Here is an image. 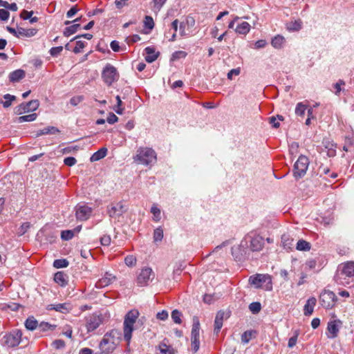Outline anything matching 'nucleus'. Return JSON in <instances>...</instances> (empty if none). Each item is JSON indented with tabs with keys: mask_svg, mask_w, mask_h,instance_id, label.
Masks as SVG:
<instances>
[{
	"mask_svg": "<svg viewBox=\"0 0 354 354\" xmlns=\"http://www.w3.org/2000/svg\"><path fill=\"white\" fill-rule=\"evenodd\" d=\"M302 22L301 20L291 21L286 25V28L289 31H298L301 28Z\"/></svg>",
	"mask_w": 354,
	"mask_h": 354,
	"instance_id": "nucleus-30",
	"label": "nucleus"
},
{
	"mask_svg": "<svg viewBox=\"0 0 354 354\" xmlns=\"http://www.w3.org/2000/svg\"><path fill=\"white\" fill-rule=\"evenodd\" d=\"M38 328L40 330V331L45 332V331H47L49 330H54L55 328V326L51 325L48 322H43L39 324Z\"/></svg>",
	"mask_w": 354,
	"mask_h": 354,
	"instance_id": "nucleus-44",
	"label": "nucleus"
},
{
	"mask_svg": "<svg viewBox=\"0 0 354 354\" xmlns=\"http://www.w3.org/2000/svg\"><path fill=\"white\" fill-rule=\"evenodd\" d=\"M281 243L284 248L290 249L293 245V239L288 234H283Z\"/></svg>",
	"mask_w": 354,
	"mask_h": 354,
	"instance_id": "nucleus-34",
	"label": "nucleus"
},
{
	"mask_svg": "<svg viewBox=\"0 0 354 354\" xmlns=\"http://www.w3.org/2000/svg\"><path fill=\"white\" fill-rule=\"evenodd\" d=\"M68 264V261L65 259H55L53 262V266L56 268H66Z\"/></svg>",
	"mask_w": 354,
	"mask_h": 354,
	"instance_id": "nucleus-39",
	"label": "nucleus"
},
{
	"mask_svg": "<svg viewBox=\"0 0 354 354\" xmlns=\"http://www.w3.org/2000/svg\"><path fill=\"white\" fill-rule=\"evenodd\" d=\"M354 277V262H347L339 267L335 276L337 283L346 285L349 283L348 279Z\"/></svg>",
	"mask_w": 354,
	"mask_h": 354,
	"instance_id": "nucleus-1",
	"label": "nucleus"
},
{
	"mask_svg": "<svg viewBox=\"0 0 354 354\" xmlns=\"http://www.w3.org/2000/svg\"><path fill=\"white\" fill-rule=\"evenodd\" d=\"M39 106V102L37 100H30L27 103H21L19 106L15 107V113L17 115H21L26 112L34 111L38 109Z\"/></svg>",
	"mask_w": 354,
	"mask_h": 354,
	"instance_id": "nucleus-12",
	"label": "nucleus"
},
{
	"mask_svg": "<svg viewBox=\"0 0 354 354\" xmlns=\"http://www.w3.org/2000/svg\"><path fill=\"white\" fill-rule=\"evenodd\" d=\"M250 239L249 248L252 252H260L265 245V240L263 236L255 234L254 236H248Z\"/></svg>",
	"mask_w": 354,
	"mask_h": 354,
	"instance_id": "nucleus-14",
	"label": "nucleus"
},
{
	"mask_svg": "<svg viewBox=\"0 0 354 354\" xmlns=\"http://www.w3.org/2000/svg\"><path fill=\"white\" fill-rule=\"evenodd\" d=\"M80 28V24H75L70 26L66 27L64 30V35L65 37H69L71 35L75 33L77 30Z\"/></svg>",
	"mask_w": 354,
	"mask_h": 354,
	"instance_id": "nucleus-32",
	"label": "nucleus"
},
{
	"mask_svg": "<svg viewBox=\"0 0 354 354\" xmlns=\"http://www.w3.org/2000/svg\"><path fill=\"white\" fill-rule=\"evenodd\" d=\"M317 173L320 176H322L323 175H327L330 173V169L327 166L321 165L317 169Z\"/></svg>",
	"mask_w": 354,
	"mask_h": 354,
	"instance_id": "nucleus-54",
	"label": "nucleus"
},
{
	"mask_svg": "<svg viewBox=\"0 0 354 354\" xmlns=\"http://www.w3.org/2000/svg\"><path fill=\"white\" fill-rule=\"evenodd\" d=\"M52 345L56 349H61L65 347V342L62 339H56L53 342Z\"/></svg>",
	"mask_w": 354,
	"mask_h": 354,
	"instance_id": "nucleus-56",
	"label": "nucleus"
},
{
	"mask_svg": "<svg viewBox=\"0 0 354 354\" xmlns=\"http://www.w3.org/2000/svg\"><path fill=\"white\" fill-rule=\"evenodd\" d=\"M320 304L326 309L332 308L337 301L335 294L330 290H324L319 296Z\"/></svg>",
	"mask_w": 354,
	"mask_h": 354,
	"instance_id": "nucleus-11",
	"label": "nucleus"
},
{
	"mask_svg": "<svg viewBox=\"0 0 354 354\" xmlns=\"http://www.w3.org/2000/svg\"><path fill=\"white\" fill-rule=\"evenodd\" d=\"M151 212L153 214V220L156 221H160V209L156 207V206H152L151 208Z\"/></svg>",
	"mask_w": 354,
	"mask_h": 354,
	"instance_id": "nucleus-49",
	"label": "nucleus"
},
{
	"mask_svg": "<svg viewBox=\"0 0 354 354\" xmlns=\"http://www.w3.org/2000/svg\"><path fill=\"white\" fill-rule=\"evenodd\" d=\"M267 281H269L270 282L271 281L270 277L268 274H257L256 275L251 276L249 278L250 283L254 286L255 288H261L262 283Z\"/></svg>",
	"mask_w": 354,
	"mask_h": 354,
	"instance_id": "nucleus-17",
	"label": "nucleus"
},
{
	"mask_svg": "<svg viewBox=\"0 0 354 354\" xmlns=\"http://www.w3.org/2000/svg\"><path fill=\"white\" fill-rule=\"evenodd\" d=\"M144 26L149 30H152L153 28L154 22L151 16H145L144 19Z\"/></svg>",
	"mask_w": 354,
	"mask_h": 354,
	"instance_id": "nucleus-45",
	"label": "nucleus"
},
{
	"mask_svg": "<svg viewBox=\"0 0 354 354\" xmlns=\"http://www.w3.org/2000/svg\"><path fill=\"white\" fill-rule=\"evenodd\" d=\"M24 325L27 330L31 331L35 330L37 327H39L38 322L33 316L28 317L26 319Z\"/></svg>",
	"mask_w": 354,
	"mask_h": 354,
	"instance_id": "nucleus-25",
	"label": "nucleus"
},
{
	"mask_svg": "<svg viewBox=\"0 0 354 354\" xmlns=\"http://www.w3.org/2000/svg\"><path fill=\"white\" fill-rule=\"evenodd\" d=\"M171 319H173L174 322L178 324H180L182 323L181 317L182 313L178 310H174L171 312Z\"/></svg>",
	"mask_w": 354,
	"mask_h": 354,
	"instance_id": "nucleus-40",
	"label": "nucleus"
},
{
	"mask_svg": "<svg viewBox=\"0 0 354 354\" xmlns=\"http://www.w3.org/2000/svg\"><path fill=\"white\" fill-rule=\"evenodd\" d=\"M63 50V47L62 46L53 47L50 49V54L53 57H57Z\"/></svg>",
	"mask_w": 354,
	"mask_h": 354,
	"instance_id": "nucleus-53",
	"label": "nucleus"
},
{
	"mask_svg": "<svg viewBox=\"0 0 354 354\" xmlns=\"http://www.w3.org/2000/svg\"><path fill=\"white\" fill-rule=\"evenodd\" d=\"M73 308V305L69 302H65L62 304H50L48 306L47 309L48 310H54L57 312L66 314L70 313Z\"/></svg>",
	"mask_w": 354,
	"mask_h": 354,
	"instance_id": "nucleus-18",
	"label": "nucleus"
},
{
	"mask_svg": "<svg viewBox=\"0 0 354 354\" xmlns=\"http://www.w3.org/2000/svg\"><path fill=\"white\" fill-rule=\"evenodd\" d=\"M85 46V42L81 40L76 41V46L73 49V52L75 54L80 53L81 52V50L84 48Z\"/></svg>",
	"mask_w": 354,
	"mask_h": 354,
	"instance_id": "nucleus-55",
	"label": "nucleus"
},
{
	"mask_svg": "<svg viewBox=\"0 0 354 354\" xmlns=\"http://www.w3.org/2000/svg\"><path fill=\"white\" fill-rule=\"evenodd\" d=\"M307 109V106L304 104L303 102L297 103L295 108V114L298 116L303 117L305 114V111Z\"/></svg>",
	"mask_w": 354,
	"mask_h": 354,
	"instance_id": "nucleus-38",
	"label": "nucleus"
},
{
	"mask_svg": "<svg viewBox=\"0 0 354 354\" xmlns=\"http://www.w3.org/2000/svg\"><path fill=\"white\" fill-rule=\"evenodd\" d=\"M138 316V310L133 309L129 311L124 317L123 328L124 339L128 343H129L131 339L132 332L133 330V325L136 323Z\"/></svg>",
	"mask_w": 354,
	"mask_h": 354,
	"instance_id": "nucleus-2",
	"label": "nucleus"
},
{
	"mask_svg": "<svg viewBox=\"0 0 354 354\" xmlns=\"http://www.w3.org/2000/svg\"><path fill=\"white\" fill-rule=\"evenodd\" d=\"M84 97L83 95H77V96H74L73 97L71 98L70 100V104L72 105V106H77V104H79L80 102H82L83 100H84Z\"/></svg>",
	"mask_w": 354,
	"mask_h": 354,
	"instance_id": "nucleus-51",
	"label": "nucleus"
},
{
	"mask_svg": "<svg viewBox=\"0 0 354 354\" xmlns=\"http://www.w3.org/2000/svg\"><path fill=\"white\" fill-rule=\"evenodd\" d=\"M200 322L196 316L193 317V324L191 332V346L194 353H196L200 347Z\"/></svg>",
	"mask_w": 354,
	"mask_h": 354,
	"instance_id": "nucleus-8",
	"label": "nucleus"
},
{
	"mask_svg": "<svg viewBox=\"0 0 354 354\" xmlns=\"http://www.w3.org/2000/svg\"><path fill=\"white\" fill-rule=\"evenodd\" d=\"M284 43V37L279 35L275 36L271 41L272 46L275 48H281Z\"/></svg>",
	"mask_w": 354,
	"mask_h": 354,
	"instance_id": "nucleus-29",
	"label": "nucleus"
},
{
	"mask_svg": "<svg viewBox=\"0 0 354 354\" xmlns=\"http://www.w3.org/2000/svg\"><path fill=\"white\" fill-rule=\"evenodd\" d=\"M156 317L160 320H166L168 318V313L166 310H162L157 313Z\"/></svg>",
	"mask_w": 354,
	"mask_h": 354,
	"instance_id": "nucleus-63",
	"label": "nucleus"
},
{
	"mask_svg": "<svg viewBox=\"0 0 354 354\" xmlns=\"http://www.w3.org/2000/svg\"><path fill=\"white\" fill-rule=\"evenodd\" d=\"M261 309V305L260 302L255 301L252 302L249 305V310L253 313V314H257L260 312Z\"/></svg>",
	"mask_w": 354,
	"mask_h": 354,
	"instance_id": "nucleus-43",
	"label": "nucleus"
},
{
	"mask_svg": "<svg viewBox=\"0 0 354 354\" xmlns=\"http://www.w3.org/2000/svg\"><path fill=\"white\" fill-rule=\"evenodd\" d=\"M316 304H317L316 298L314 297H310L307 300L306 304L304 305V314L306 316H309V315H312L313 313L314 307L315 306Z\"/></svg>",
	"mask_w": 354,
	"mask_h": 354,
	"instance_id": "nucleus-21",
	"label": "nucleus"
},
{
	"mask_svg": "<svg viewBox=\"0 0 354 354\" xmlns=\"http://www.w3.org/2000/svg\"><path fill=\"white\" fill-rule=\"evenodd\" d=\"M54 281L60 286H65L68 283V276L64 272H57L54 275Z\"/></svg>",
	"mask_w": 354,
	"mask_h": 354,
	"instance_id": "nucleus-23",
	"label": "nucleus"
},
{
	"mask_svg": "<svg viewBox=\"0 0 354 354\" xmlns=\"http://www.w3.org/2000/svg\"><path fill=\"white\" fill-rule=\"evenodd\" d=\"M92 212L91 207L86 205H77L75 207L76 218L79 221H86L89 218Z\"/></svg>",
	"mask_w": 354,
	"mask_h": 354,
	"instance_id": "nucleus-15",
	"label": "nucleus"
},
{
	"mask_svg": "<svg viewBox=\"0 0 354 354\" xmlns=\"http://www.w3.org/2000/svg\"><path fill=\"white\" fill-rule=\"evenodd\" d=\"M119 77L117 68L111 64H106L102 72V78L104 82L110 86L113 82L118 80Z\"/></svg>",
	"mask_w": 354,
	"mask_h": 354,
	"instance_id": "nucleus-6",
	"label": "nucleus"
},
{
	"mask_svg": "<svg viewBox=\"0 0 354 354\" xmlns=\"http://www.w3.org/2000/svg\"><path fill=\"white\" fill-rule=\"evenodd\" d=\"M3 98L5 99V101L2 102V104L4 108H8L10 106L12 102L16 100V97L10 94L4 95Z\"/></svg>",
	"mask_w": 354,
	"mask_h": 354,
	"instance_id": "nucleus-36",
	"label": "nucleus"
},
{
	"mask_svg": "<svg viewBox=\"0 0 354 354\" xmlns=\"http://www.w3.org/2000/svg\"><path fill=\"white\" fill-rule=\"evenodd\" d=\"M299 335V330H295L294 331L293 336L291 337L288 339V346L289 348H292V347H294L296 345Z\"/></svg>",
	"mask_w": 354,
	"mask_h": 354,
	"instance_id": "nucleus-42",
	"label": "nucleus"
},
{
	"mask_svg": "<svg viewBox=\"0 0 354 354\" xmlns=\"http://www.w3.org/2000/svg\"><path fill=\"white\" fill-rule=\"evenodd\" d=\"M59 132V129L55 127H47L46 128L39 130L36 133V137L47 134H56Z\"/></svg>",
	"mask_w": 354,
	"mask_h": 354,
	"instance_id": "nucleus-26",
	"label": "nucleus"
},
{
	"mask_svg": "<svg viewBox=\"0 0 354 354\" xmlns=\"http://www.w3.org/2000/svg\"><path fill=\"white\" fill-rule=\"evenodd\" d=\"M145 51L146 53L145 60L148 63L153 62L160 55V53L156 52L155 48L151 46L146 47Z\"/></svg>",
	"mask_w": 354,
	"mask_h": 354,
	"instance_id": "nucleus-20",
	"label": "nucleus"
},
{
	"mask_svg": "<svg viewBox=\"0 0 354 354\" xmlns=\"http://www.w3.org/2000/svg\"><path fill=\"white\" fill-rule=\"evenodd\" d=\"M178 20L175 19L173 21L171 24V28L174 30V32L171 35V37L169 39V41H174L176 39V32L178 30Z\"/></svg>",
	"mask_w": 354,
	"mask_h": 354,
	"instance_id": "nucleus-41",
	"label": "nucleus"
},
{
	"mask_svg": "<svg viewBox=\"0 0 354 354\" xmlns=\"http://www.w3.org/2000/svg\"><path fill=\"white\" fill-rule=\"evenodd\" d=\"M118 120V118L113 113H110L106 119L107 122L111 124L115 123Z\"/></svg>",
	"mask_w": 354,
	"mask_h": 354,
	"instance_id": "nucleus-60",
	"label": "nucleus"
},
{
	"mask_svg": "<svg viewBox=\"0 0 354 354\" xmlns=\"http://www.w3.org/2000/svg\"><path fill=\"white\" fill-rule=\"evenodd\" d=\"M107 153V149L105 147H102L98 151L95 152L91 157L90 160L91 162H95L100 160L104 158L106 156Z\"/></svg>",
	"mask_w": 354,
	"mask_h": 354,
	"instance_id": "nucleus-27",
	"label": "nucleus"
},
{
	"mask_svg": "<svg viewBox=\"0 0 354 354\" xmlns=\"http://www.w3.org/2000/svg\"><path fill=\"white\" fill-rule=\"evenodd\" d=\"M250 30V24L246 21H243L242 23H241L240 24H239L236 26L235 31H236V32L241 34V35H246L247 33L249 32Z\"/></svg>",
	"mask_w": 354,
	"mask_h": 354,
	"instance_id": "nucleus-28",
	"label": "nucleus"
},
{
	"mask_svg": "<svg viewBox=\"0 0 354 354\" xmlns=\"http://www.w3.org/2000/svg\"><path fill=\"white\" fill-rule=\"evenodd\" d=\"M117 334V330H112L104 335L99 346L102 354H111L115 349L116 344L115 343L114 337Z\"/></svg>",
	"mask_w": 354,
	"mask_h": 354,
	"instance_id": "nucleus-4",
	"label": "nucleus"
},
{
	"mask_svg": "<svg viewBox=\"0 0 354 354\" xmlns=\"http://www.w3.org/2000/svg\"><path fill=\"white\" fill-rule=\"evenodd\" d=\"M77 162V160L74 157H66L64 160V163L66 166L72 167Z\"/></svg>",
	"mask_w": 354,
	"mask_h": 354,
	"instance_id": "nucleus-57",
	"label": "nucleus"
},
{
	"mask_svg": "<svg viewBox=\"0 0 354 354\" xmlns=\"http://www.w3.org/2000/svg\"><path fill=\"white\" fill-rule=\"evenodd\" d=\"M111 236L109 235H104L100 238V243L104 246H109L111 244Z\"/></svg>",
	"mask_w": 354,
	"mask_h": 354,
	"instance_id": "nucleus-58",
	"label": "nucleus"
},
{
	"mask_svg": "<svg viewBox=\"0 0 354 354\" xmlns=\"http://www.w3.org/2000/svg\"><path fill=\"white\" fill-rule=\"evenodd\" d=\"M126 211L127 209L122 203L119 202L111 206V207L108 209V214L110 217L118 218L121 216Z\"/></svg>",
	"mask_w": 354,
	"mask_h": 354,
	"instance_id": "nucleus-16",
	"label": "nucleus"
},
{
	"mask_svg": "<svg viewBox=\"0 0 354 354\" xmlns=\"http://www.w3.org/2000/svg\"><path fill=\"white\" fill-rule=\"evenodd\" d=\"M78 11L77 6H73L66 13V16L68 18L73 17Z\"/></svg>",
	"mask_w": 354,
	"mask_h": 354,
	"instance_id": "nucleus-64",
	"label": "nucleus"
},
{
	"mask_svg": "<svg viewBox=\"0 0 354 354\" xmlns=\"http://www.w3.org/2000/svg\"><path fill=\"white\" fill-rule=\"evenodd\" d=\"M155 277V273L149 267H145L138 273L136 283L140 287L147 286Z\"/></svg>",
	"mask_w": 354,
	"mask_h": 354,
	"instance_id": "nucleus-9",
	"label": "nucleus"
},
{
	"mask_svg": "<svg viewBox=\"0 0 354 354\" xmlns=\"http://www.w3.org/2000/svg\"><path fill=\"white\" fill-rule=\"evenodd\" d=\"M158 347L160 351L159 354H172L169 346H168L167 344L161 343Z\"/></svg>",
	"mask_w": 354,
	"mask_h": 354,
	"instance_id": "nucleus-52",
	"label": "nucleus"
},
{
	"mask_svg": "<svg viewBox=\"0 0 354 354\" xmlns=\"http://www.w3.org/2000/svg\"><path fill=\"white\" fill-rule=\"evenodd\" d=\"M114 277L112 274L106 273L104 277L100 279L96 283L97 288H103L109 286L111 282Z\"/></svg>",
	"mask_w": 354,
	"mask_h": 354,
	"instance_id": "nucleus-24",
	"label": "nucleus"
},
{
	"mask_svg": "<svg viewBox=\"0 0 354 354\" xmlns=\"http://www.w3.org/2000/svg\"><path fill=\"white\" fill-rule=\"evenodd\" d=\"M134 160L144 165H149L156 160L155 151L149 147H140L137 151Z\"/></svg>",
	"mask_w": 354,
	"mask_h": 354,
	"instance_id": "nucleus-3",
	"label": "nucleus"
},
{
	"mask_svg": "<svg viewBox=\"0 0 354 354\" xmlns=\"http://www.w3.org/2000/svg\"><path fill=\"white\" fill-rule=\"evenodd\" d=\"M136 258L133 255H128L124 259V263L129 267L136 266Z\"/></svg>",
	"mask_w": 354,
	"mask_h": 354,
	"instance_id": "nucleus-47",
	"label": "nucleus"
},
{
	"mask_svg": "<svg viewBox=\"0 0 354 354\" xmlns=\"http://www.w3.org/2000/svg\"><path fill=\"white\" fill-rule=\"evenodd\" d=\"M37 117V114L35 113L29 114V115H26L19 116L17 118V122L19 123H22L24 122H32V121L35 120Z\"/></svg>",
	"mask_w": 354,
	"mask_h": 354,
	"instance_id": "nucleus-35",
	"label": "nucleus"
},
{
	"mask_svg": "<svg viewBox=\"0 0 354 354\" xmlns=\"http://www.w3.org/2000/svg\"><path fill=\"white\" fill-rule=\"evenodd\" d=\"M74 236V231L73 230H64L61 233V238L63 240L68 241Z\"/></svg>",
	"mask_w": 354,
	"mask_h": 354,
	"instance_id": "nucleus-48",
	"label": "nucleus"
},
{
	"mask_svg": "<svg viewBox=\"0 0 354 354\" xmlns=\"http://www.w3.org/2000/svg\"><path fill=\"white\" fill-rule=\"evenodd\" d=\"M167 0H153V8L160 10Z\"/></svg>",
	"mask_w": 354,
	"mask_h": 354,
	"instance_id": "nucleus-62",
	"label": "nucleus"
},
{
	"mask_svg": "<svg viewBox=\"0 0 354 354\" xmlns=\"http://www.w3.org/2000/svg\"><path fill=\"white\" fill-rule=\"evenodd\" d=\"M26 73L22 69H17L9 74V80L10 82H18L25 77Z\"/></svg>",
	"mask_w": 354,
	"mask_h": 354,
	"instance_id": "nucleus-22",
	"label": "nucleus"
},
{
	"mask_svg": "<svg viewBox=\"0 0 354 354\" xmlns=\"http://www.w3.org/2000/svg\"><path fill=\"white\" fill-rule=\"evenodd\" d=\"M309 160L306 156L301 155L293 167V176L297 180L305 176L308 168Z\"/></svg>",
	"mask_w": 354,
	"mask_h": 354,
	"instance_id": "nucleus-7",
	"label": "nucleus"
},
{
	"mask_svg": "<svg viewBox=\"0 0 354 354\" xmlns=\"http://www.w3.org/2000/svg\"><path fill=\"white\" fill-rule=\"evenodd\" d=\"M225 313L223 310H219L217 312L214 320V333L216 335L218 334V333L221 330V328L223 326V319L225 318Z\"/></svg>",
	"mask_w": 354,
	"mask_h": 354,
	"instance_id": "nucleus-19",
	"label": "nucleus"
},
{
	"mask_svg": "<svg viewBox=\"0 0 354 354\" xmlns=\"http://www.w3.org/2000/svg\"><path fill=\"white\" fill-rule=\"evenodd\" d=\"M85 326L88 333L96 330L103 322V317L101 314L93 313L85 317Z\"/></svg>",
	"mask_w": 354,
	"mask_h": 354,
	"instance_id": "nucleus-10",
	"label": "nucleus"
},
{
	"mask_svg": "<svg viewBox=\"0 0 354 354\" xmlns=\"http://www.w3.org/2000/svg\"><path fill=\"white\" fill-rule=\"evenodd\" d=\"M252 330H246L241 335V342L244 344H247L252 339Z\"/></svg>",
	"mask_w": 354,
	"mask_h": 354,
	"instance_id": "nucleus-46",
	"label": "nucleus"
},
{
	"mask_svg": "<svg viewBox=\"0 0 354 354\" xmlns=\"http://www.w3.org/2000/svg\"><path fill=\"white\" fill-rule=\"evenodd\" d=\"M22 332L19 329H15L6 333L1 339L3 346L8 348L17 346L21 342Z\"/></svg>",
	"mask_w": 354,
	"mask_h": 354,
	"instance_id": "nucleus-5",
	"label": "nucleus"
},
{
	"mask_svg": "<svg viewBox=\"0 0 354 354\" xmlns=\"http://www.w3.org/2000/svg\"><path fill=\"white\" fill-rule=\"evenodd\" d=\"M345 85V82L343 80H339L337 82H336L333 87L335 89V94L336 95H339L340 92L342 91V86Z\"/></svg>",
	"mask_w": 354,
	"mask_h": 354,
	"instance_id": "nucleus-50",
	"label": "nucleus"
},
{
	"mask_svg": "<svg viewBox=\"0 0 354 354\" xmlns=\"http://www.w3.org/2000/svg\"><path fill=\"white\" fill-rule=\"evenodd\" d=\"M243 252H244V250H242L241 245L232 248V254L234 257L236 261H240L243 259Z\"/></svg>",
	"mask_w": 354,
	"mask_h": 354,
	"instance_id": "nucleus-31",
	"label": "nucleus"
},
{
	"mask_svg": "<svg viewBox=\"0 0 354 354\" xmlns=\"http://www.w3.org/2000/svg\"><path fill=\"white\" fill-rule=\"evenodd\" d=\"M10 12L5 9H0V19L2 21H6L8 19Z\"/></svg>",
	"mask_w": 354,
	"mask_h": 354,
	"instance_id": "nucleus-61",
	"label": "nucleus"
},
{
	"mask_svg": "<svg viewBox=\"0 0 354 354\" xmlns=\"http://www.w3.org/2000/svg\"><path fill=\"white\" fill-rule=\"evenodd\" d=\"M296 249L299 251H308L310 250V243L303 239L299 240Z\"/></svg>",
	"mask_w": 354,
	"mask_h": 354,
	"instance_id": "nucleus-33",
	"label": "nucleus"
},
{
	"mask_svg": "<svg viewBox=\"0 0 354 354\" xmlns=\"http://www.w3.org/2000/svg\"><path fill=\"white\" fill-rule=\"evenodd\" d=\"M33 15V11H28L26 10H23L20 14L21 18H22L24 20H27L32 17Z\"/></svg>",
	"mask_w": 354,
	"mask_h": 354,
	"instance_id": "nucleus-59",
	"label": "nucleus"
},
{
	"mask_svg": "<svg viewBox=\"0 0 354 354\" xmlns=\"http://www.w3.org/2000/svg\"><path fill=\"white\" fill-rule=\"evenodd\" d=\"M342 322L339 319L330 320L327 324L326 336L329 339H334L338 336Z\"/></svg>",
	"mask_w": 354,
	"mask_h": 354,
	"instance_id": "nucleus-13",
	"label": "nucleus"
},
{
	"mask_svg": "<svg viewBox=\"0 0 354 354\" xmlns=\"http://www.w3.org/2000/svg\"><path fill=\"white\" fill-rule=\"evenodd\" d=\"M163 239V230L161 227H158L153 231V241H161Z\"/></svg>",
	"mask_w": 354,
	"mask_h": 354,
	"instance_id": "nucleus-37",
	"label": "nucleus"
}]
</instances>
